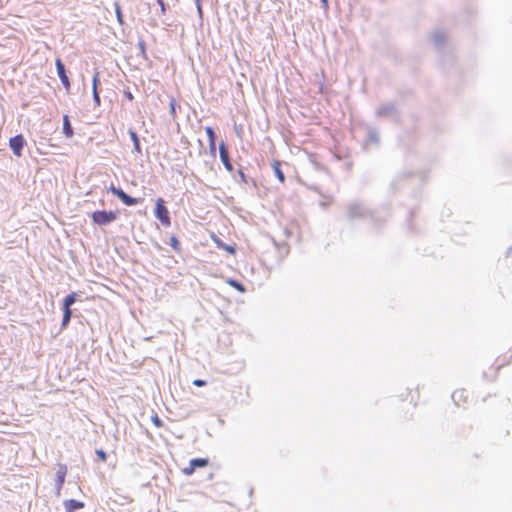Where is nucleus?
<instances>
[{
    "instance_id": "1",
    "label": "nucleus",
    "mask_w": 512,
    "mask_h": 512,
    "mask_svg": "<svg viewBox=\"0 0 512 512\" xmlns=\"http://www.w3.org/2000/svg\"><path fill=\"white\" fill-rule=\"evenodd\" d=\"M155 216L164 227H169L171 225L169 211L162 198H158L156 201Z\"/></svg>"
},
{
    "instance_id": "2",
    "label": "nucleus",
    "mask_w": 512,
    "mask_h": 512,
    "mask_svg": "<svg viewBox=\"0 0 512 512\" xmlns=\"http://www.w3.org/2000/svg\"><path fill=\"white\" fill-rule=\"evenodd\" d=\"M117 218L114 211H95L92 214V220L97 225H105L113 222Z\"/></svg>"
},
{
    "instance_id": "3",
    "label": "nucleus",
    "mask_w": 512,
    "mask_h": 512,
    "mask_svg": "<svg viewBox=\"0 0 512 512\" xmlns=\"http://www.w3.org/2000/svg\"><path fill=\"white\" fill-rule=\"evenodd\" d=\"M375 114L377 117L394 118L398 114V109L393 102H385L376 109Z\"/></svg>"
},
{
    "instance_id": "4",
    "label": "nucleus",
    "mask_w": 512,
    "mask_h": 512,
    "mask_svg": "<svg viewBox=\"0 0 512 512\" xmlns=\"http://www.w3.org/2000/svg\"><path fill=\"white\" fill-rule=\"evenodd\" d=\"M209 465V459L207 458H196L192 459L188 466L184 467L182 469V473L186 476H191L196 468H204Z\"/></svg>"
},
{
    "instance_id": "5",
    "label": "nucleus",
    "mask_w": 512,
    "mask_h": 512,
    "mask_svg": "<svg viewBox=\"0 0 512 512\" xmlns=\"http://www.w3.org/2000/svg\"><path fill=\"white\" fill-rule=\"evenodd\" d=\"M26 144L24 136L22 134L15 135L9 140V147L17 157L22 155V150Z\"/></svg>"
},
{
    "instance_id": "6",
    "label": "nucleus",
    "mask_w": 512,
    "mask_h": 512,
    "mask_svg": "<svg viewBox=\"0 0 512 512\" xmlns=\"http://www.w3.org/2000/svg\"><path fill=\"white\" fill-rule=\"evenodd\" d=\"M55 64H56L57 75H58L61 83L63 84L65 89L67 91H69L70 87H71V83H70L69 77L67 75V71H66L64 63L62 62L61 59L57 58Z\"/></svg>"
},
{
    "instance_id": "7",
    "label": "nucleus",
    "mask_w": 512,
    "mask_h": 512,
    "mask_svg": "<svg viewBox=\"0 0 512 512\" xmlns=\"http://www.w3.org/2000/svg\"><path fill=\"white\" fill-rule=\"evenodd\" d=\"M67 475V466L59 464L56 472V495L60 496Z\"/></svg>"
},
{
    "instance_id": "8",
    "label": "nucleus",
    "mask_w": 512,
    "mask_h": 512,
    "mask_svg": "<svg viewBox=\"0 0 512 512\" xmlns=\"http://www.w3.org/2000/svg\"><path fill=\"white\" fill-rule=\"evenodd\" d=\"M219 156H220V160L223 163V165L226 168V170L229 171V172H232L233 171V165H232L231 160H230V156H229V152H228V147H227V145L225 144L224 141H222L219 144Z\"/></svg>"
},
{
    "instance_id": "9",
    "label": "nucleus",
    "mask_w": 512,
    "mask_h": 512,
    "mask_svg": "<svg viewBox=\"0 0 512 512\" xmlns=\"http://www.w3.org/2000/svg\"><path fill=\"white\" fill-rule=\"evenodd\" d=\"M205 132L207 134L208 141H209V153H210L211 161L213 162L216 159V133H215L214 129L210 126L205 128Z\"/></svg>"
},
{
    "instance_id": "10",
    "label": "nucleus",
    "mask_w": 512,
    "mask_h": 512,
    "mask_svg": "<svg viewBox=\"0 0 512 512\" xmlns=\"http://www.w3.org/2000/svg\"><path fill=\"white\" fill-rule=\"evenodd\" d=\"M452 399L456 405L460 406L468 400V394L464 389H457L452 394Z\"/></svg>"
},
{
    "instance_id": "11",
    "label": "nucleus",
    "mask_w": 512,
    "mask_h": 512,
    "mask_svg": "<svg viewBox=\"0 0 512 512\" xmlns=\"http://www.w3.org/2000/svg\"><path fill=\"white\" fill-rule=\"evenodd\" d=\"M445 39H446V34L442 30H436L432 34V42H433L434 46L438 49H440L444 45Z\"/></svg>"
},
{
    "instance_id": "12",
    "label": "nucleus",
    "mask_w": 512,
    "mask_h": 512,
    "mask_svg": "<svg viewBox=\"0 0 512 512\" xmlns=\"http://www.w3.org/2000/svg\"><path fill=\"white\" fill-rule=\"evenodd\" d=\"M64 507L66 512H75L78 509H82L84 507V503L74 499H70L64 502Z\"/></svg>"
},
{
    "instance_id": "13",
    "label": "nucleus",
    "mask_w": 512,
    "mask_h": 512,
    "mask_svg": "<svg viewBox=\"0 0 512 512\" xmlns=\"http://www.w3.org/2000/svg\"><path fill=\"white\" fill-rule=\"evenodd\" d=\"M62 131L66 138H71L74 135L73 127L71 125L70 118L68 115L63 116Z\"/></svg>"
},
{
    "instance_id": "14",
    "label": "nucleus",
    "mask_w": 512,
    "mask_h": 512,
    "mask_svg": "<svg viewBox=\"0 0 512 512\" xmlns=\"http://www.w3.org/2000/svg\"><path fill=\"white\" fill-rule=\"evenodd\" d=\"M128 134L133 142V151L138 154H142L140 140L136 131L130 128L128 130Z\"/></svg>"
},
{
    "instance_id": "15",
    "label": "nucleus",
    "mask_w": 512,
    "mask_h": 512,
    "mask_svg": "<svg viewBox=\"0 0 512 512\" xmlns=\"http://www.w3.org/2000/svg\"><path fill=\"white\" fill-rule=\"evenodd\" d=\"M273 172L278 180L283 183L285 180V175L281 169V163L279 161H274L272 164Z\"/></svg>"
},
{
    "instance_id": "16",
    "label": "nucleus",
    "mask_w": 512,
    "mask_h": 512,
    "mask_svg": "<svg viewBox=\"0 0 512 512\" xmlns=\"http://www.w3.org/2000/svg\"><path fill=\"white\" fill-rule=\"evenodd\" d=\"M412 176V174L410 172H403L401 174H399L397 177H395V179L392 181V188L393 189H400L402 188L401 185H400V181L404 180V179H407L408 177Z\"/></svg>"
},
{
    "instance_id": "17",
    "label": "nucleus",
    "mask_w": 512,
    "mask_h": 512,
    "mask_svg": "<svg viewBox=\"0 0 512 512\" xmlns=\"http://www.w3.org/2000/svg\"><path fill=\"white\" fill-rule=\"evenodd\" d=\"M117 195L121 198L123 203H125L128 206L137 204L142 201L141 198H133L129 194H117Z\"/></svg>"
},
{
    "instance_id": "18",
    "label": "nucleus",
    "mask_w": 512,
    "mask_h": 512,
    "mask_svg": "<svg viewBox=\"0 0 512 512\" xmlns=\"http://www.w3.org/2000/svg\"><path fill=\"white\" fill-rule=\"evenodd\" d=\"M71 317H72L71 308H69V307L63 308V318H62V323H61L62 328L67 327V325L69 324V322L71 320Z\"/></svg>"
},
{
    "instance_id": "19",
    "label": "nucleus",
    "mask_w": 512,
    "mask_h": 512,
    "mask_svg": "<svg viewBox=\"0 0 512 512\" xmlns=\"http://www.w3.org/2000/svg\"><path fill=\"white\" fill-rule=\"evenodd\" d=\"M367 138L370 142L378 143L379 142V133L376 128H368L367 130Z\"/></svg>"
},
{
    "instance_id": "20",
    "label": "nucleus",
    "mask_w": 512,
    "mask_h": 512,
    "mask_svg": "<svg viewBox=\"0 0 512 512\" xmlns=\"http://www.w3.org/2000/svg\"><path fill=\"white\" fill-rule=\"evenodd\" d=\"M76 293L72 292L69 295H67L63 300V308H71V306L76 302Z\"/></svg>"
},
{
    "instance_id": "21",
    "label": "nucleus",
    "mask_w": 512,
    "mask_h": 512,
    "mask_svg": "<svg viewBox=\"0 0 512 512\" xmlns=\"http://www.w3.org/2000/svg\"><path fill=\"white\" fill-rule=\"evenodd\" d=\"M227 284H229L231 287L237 289L239 292L241 293H244L246 291L245 287L239 283L238 281L236 280H233V279H228L227 281Z\"/></svg>"
},
{
    "instance_id": "22",
    "label": "nucleus",
    "mask_w": 512,
    "mask_h": 512,
    "mask_svg": "<svg viewBox=\"0 0 512 512\" xmlns=\"http://www.w3.org/2000/svg\"><path fill=\"white\" fill-rule=\"evenodd\" d=\"M408 394L411 396L410 402L413 403V405L417 404V401L419 399V392L417 389L410 390Z\"/></svg>"
},
{
    "instance_id": "23",
    "label": "nucleus",
    "mask_w": 512,
    "mask_h": 512,
    "mask_svg": "<svg viewBox=\"0 0 512 512\" xmlns=\"http://www.w3.org/2000/svg\"><path fill=\"white\" fill-rule=\"evenodd\" d=\"M115 12H116V17H117L118 22L120 24H123L124 23L123 14H122L120 6L117 3H115Z\"/></svg>"
},
{
    "instance_id": "24",
    "label": "nucleus",
    "mask_w": 512,
    "mask_h": 512,
    "mask_svg": "<svg viewBox=\"0 0 512 512\" xmlns=\"http://www.w3.org/2000/svg\"><path fill=\"white\" fill-rule=\"evenodd\" d=\"M92 94H93V101H94L95 105L100 106L101 98H100L98 89H92Z\"/></svg>"
},
{
    "instance_id": "25",
    "label": "nucleus",
    "mask_w": 512,
    "mask_h": 512,
    "mask_svg": "<svg viewBox=\"0 0 512 512\" xmlns=\"http://www.w3.org/2000/svg\"><path fill=\"white\" fill-rule=\"evenodd\" d=\"M170 244H171L172 248L175 251H179L180 250V243H179L178 239L175 236H172L170 238Z\"/></svg>"
},
{
    "instance_id": "26",
    "label": "nucleus",
    "mask_w": 512,
    "mask_h": 512,
    "mask_svg": "<svg viewBox=\"0 0 512 512\" xmlns=\"http://www.w3.org/2000/svg\"><path fill=\"white\" fill-rule=\"evenodd\" d=\"M100 83L99 72H95L92 79V89H98V85Z\"/></svg>"
},
{
    "instance_id": "27",
    "label": "nucleus",
    "mask_w": 512,
    "mask_h": 512,
    "mask_svg": "<svg viewBox=\"0 0 512 512\" xmlns=\"http://www.w3.org/2000/svg\"><path fill=\"white\" fill-rule=\"evenodd\" d=\"M211 239L213 240V242L216 244V246L220 249H223V247L226 245L225 243L222 242L221 239H219L216 235H211Z\"/></svg>"
},
{
    "instance_id": "28",
    "label": "nucleus",
    "mask_w": 512,
    "mask_h": 512,
    "mask_svg": "<svg viewBox=\"0 0 512 512\" xmlns=\"http://www.w3.org/2000/svg\"><path fill=\"white\" fill-rule=\"evenodd\" d=\"M96 455L98 456L99 460L102 462H105L107 460V454L103 450H96Z\"/></svg>"
},
{
    "instance_id": "29",
    "label": "nucleus",
    "mask_w": 512,
    "mask_h": 512,
    "mask_svg": "<svg viewBox=\"0 0 512 512\" xmlns=\"http://www.w3.org/2000/svg\"><path fill=\"white\" fill-rule=\"evenodd\" d=\"M223 250H225L226 252H228V253H229V254H231V255H234V254L236 253V249H235V247H234L233 245H227V244H226V245L223 247Z\"/></svg>"
},
{
    "instance_id": "30",
    "label": "nucleus",
    "mask_w": 512,
    "mask_h": 512,
    "mask_svg": "<svg viewBox=\"0 0 512 512\" xmlns=\"http://www.w3.org/2000/svg\"><path fill=\"white\" fill-rule=\"evenodd\" d=\"M195 4H196V8H197V12L199 14V17L202 18L203 17V11H202L201 0H195Z\"/></svg>"
},
{
    "instance_id": "31",
    "label": "nucleus",
    "mask_w": 512,
    "mask_h": 512,
    "mask_svg": "<svg viewBox=\"0 0 512 512\" xmlns=\"http://www.w3.org/2000/svg\"><path fill=\"white\" fill-rule=\"evenodd\" d=\"M152 422H153V424H154L156 427H158V428L162 427V425H163V423H162L161 419H160L157 415H155L154 417H152Z\"/></svg>"
},
{
    "instance_id": "32",
    "label": "nucleus",
    "mask_w": 512,
    "mask_h": 512,
    "mask_svg": "<svg viewBox=\"0 0 512 512\" xmlns=\"http://www.w3.org/2000/svg\"><path fill=\"white\" fill-rule=\"evenodd\" d=\"M138 47H139V49H140L141 54H142L143 56H145L146 44H145V42H144L143 40H140V41L138 42Z\"/></svg>"
},
{
    "instance_id": "33",
    "label": "nucleus",
    "mask_w": 512,
    "mask_h": 512,
    "mask_svg": "<svg viewBox=\"0 0 512 512\" xmlns=\"http://www.w3.org/2000/svg\"><path fill=\"white\" fill-rule=\"evenodd\" d=\"M193 385H195L197 387H202V386L206 385V381L201 380V379H196L193 381Z\"/></svg>"
},
{
    "instance_id": "34",
    "label": "nucleus",
    "mask_w": 512,
    "mask_h": 512,
    "mask_svg": "<svg viewBox=\"0 0 512 512\" xmlns=\"http://www.w3.org/2000/svg\"><path fill=\"white\" fill-rule=\"evenodd\" d=\"M109 192L116 193V192H123V190L121 188H115L113 185H111Z\"/></svg>"
},
{
    "instance_id": "35",
    "label": "nucleus",
    "mask_w": 512,
    "mask_h": 512,
    "mask_svg": "<svg viewBox=\"0 0 512 512\" xmlns=\"http://www.w3.org/2000/svg\"><path fill=\"white\" fill-rule=\"evenodd\" d=\"M321 3H322V7L325 9V10H328L329 8V4H328V0H320Z\"/></svg>"
},
{
    "instance_id": "36",
    "label": "nucleus",
    "mask_w": 512,
    "mask_h": 512,
    "mask_svg": "<svg viewBox=\"0 0 512 512\" xmlns=\"http://www.w3.org/2000/svg\"><path fill=\"white\" fill-rule=\"evenodd\" d=\"M159 6H160L161 13H162V14H165V12H166V7H167L166 3H165V2H163V3H162L161 5H159Z\"/></svg>"
},
{
    "instance_id": "37",
    "label": "nucleus",
    "mask_w": 512,
    "mask_h": 512,
    "mask_svg": "<svg viewBox=\"0 0 512 512\" xmlns=\"http://www.w3.org/2000/svg\"><path fill=\"white\" fill-rule=\"evenodd\" d=\"M125 97L128 99V100H133V94L130 92V91H126L125 92Z\"/></svg>"
},
{
    "instance_id": "38",
    "label": "nucleus",
    "mask_w": 512,
    "mask_h": 512,
    "mask_svg": "<svg viewBox=\"0 0 512 512\" xmlns=\"http://www.w3.org/2000/svg\"><path fill=\"white\" fill-rule=\"evenodd\" d=\"M170 109H171V113L174 114L175 113V102H174V100H172L171 103H170Z\"/></svg>"
},
{
    "instance_id": "39",
    "label": "nucleus",
    "mask_w": 512,
    "mask_h": 512,
    "mask_svg": "<svg viewBox=\"0 0 512 512\" xmlns=\"http://www.w3.org/2000/svg\"><path fill=\"white\" fill-rule=\"evenodd\" d=\"M240 176H241V178L243 179V181H246V180H245V175H244L241 171H240Z\"/></svg>"
},
{
    "instance_id": "40",
    "label": "nucleus",
    "mask_w": 512,
    "mask_h": 512,
    "mask_svg": "<svg viewBox=\"0 0 512 512\" xmlns=\"http://www.w3.org/2000/svg\"><path fill=\"white\" fill-rule=\"evenodd\" d=\"M156 1H157V3H158L159 5H161V4L164 2V0H156Z\"/></svg>"
}]
</instances>
